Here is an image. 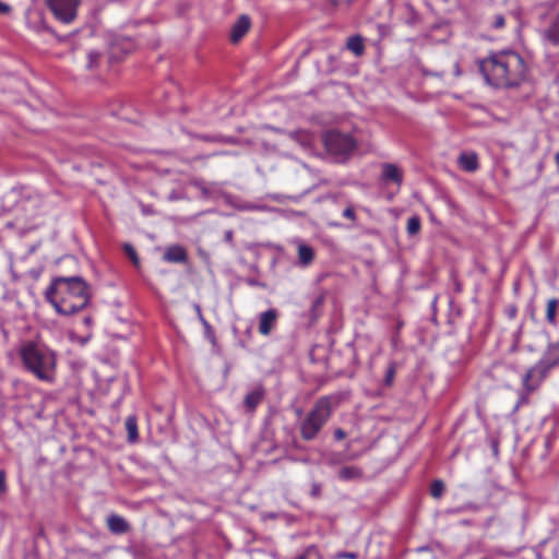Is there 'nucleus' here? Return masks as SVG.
Masks as SVG:
<instances>
[{
  "instance_id": "nucleus-12",
  "label": "nucleus",
  "mask_w": 559,
  "mask_h": 559,
  "mask_svg": "<svg viewBox=\"0 0 559 559\" xmlns=\"http://www.w3.org/2000/svg\"><path fill=\"white\" fill-rule=\"evenodd\" d=\"M536 368H530L522 379V385L527 394L536 391L543 382V376L536 378Z\"/></svg>"
},
{
  "instance_id": "nucleus-6",
  "label": "nucleus",
  "mask_w": 559,
  "mask_h": 559,
  "mask_svg": "<svg viewBox=\"0 0 559 559\" xmlns=\"http://www.w3.org/2000/svg\"><path fill=\"white\" fill-rule=\"evenodd\" d=\"M323 143L325 148L334 155H347L356 146V142L349 134L334 130L324 133Z\"/></svg>"
},
{
  "instance_id": "nucleus-21",
  "label": "nucleus",
  "mask_w": 559,
  "mask_h": 559,
  "mask_svg": "<svg viewBox=\"0 0 559 559\" xmlns=\"http://www.w3.org/2000/svg\"><path fill=\"white\" fill-rule=\"evenodd\" d=\"M289 136L304 146H307L311 143V134L306 130L292 131L289 132Z\"/></svg>"
},
{
  "instance_id": "nucleus-13",
  "label": "nucleus",
  "mask_w": 559,
  "mask_h": 559,
  "mask_svg": "<svg viewBox=\"0 0 559 559\" xmlns=\"http://www.w3.org/2000/svg\"><path fill=\"white\" fill-rule=\"evenodd\" d=\"M461 169L474 173L479 168L478 156L476 153H462L457 159Z\"/></svg>"
},
{
  "instance_id": "nucleus-9",
  "label": "nucleus",
  "mask_w": 559,
  "mask_h": 559,
  "mask_svg": "<svg viewBox=\"0 0 559 559\" xmlns=\"http://www.w3.org/2000/svg\"><path fill=\"white\" fill-rule=\"evenodd\" d=\"M381 169H382L381 178L383 181L394 182L397 187L402 186L403 171L395 164L384 163L381 165Z\"/></svg>"
},
{
  "instance_id": "nucleus-33",
  "label": "nucleus",
  "mask_w": 559,
  "mask_h": 559,
  "mask_svg": "<svg viewBox=\"0 0 559 559\" xmlns=\"http://www.w3.org/2000/svg\"><path fill=\"white\" fill-rule=\"evenodd\" d=\"M333 435H334V439H335L336 441H342V440H344V439L346 438V436H347V435H346V432H345L342 428H337V429H335Z\"/></svg>"
},
{
  "instance_id": "nucleus-22",
  "label": "nucleus",
  "mask_w": 559,
  "mask_h": 559,
  "mask_svg": "<svg viewBox=\"0 0 559 559\" xmlns=\"http://www.w3.org/2000/svg\"><path fill=\"white\" fill-rule=\"evenodd\" d=\"M421 227L420 218L418 216H412L407 219L406 230L408 235L413 236L419 233Z\"/></svg>"
},
{
  "instance_id": "nucleus-38",
  "label": "nucleus",
  "mask_w": 559,
  "mask_h": 559,
  "mask_svg": "<svg viewBox=\"0 0 559 559\" xmlns=\"http://www.w3.org/2000/svg\"><path fill=\"white\" fill-rule=\"evenodd\" d=\"M249 283H250V285H258V283L254 281H250Z\"/></svg>"
},
{
  "instance_id": "nucleus-14",
  "label": "nucleus",
  "mask_w": 559,
  "mask_h": 559,
  "mask_svg": "<svg viewBox=\"0 0 559 559\" xmlns=\"http://www.w3.org/2000/svg\"><path fill=\"white\" fill-rule=\"evenodd\" d=\"M107 526L114 534H124L130 531V524L122 516L117 514L108 516Z\"/></svg>"
},
{
  "instance_id": "nucleus-35",
  "label": "nucleus",
  "mask_w": 559,
  "mask_h": 559,
  "mask_svg": "<svg viewBox=\"0 0 559 559\" xmlns=\"http://www.w3.org/2000/svg\"><path fill=\"white\" fill-rule=\"evenodd\" d=\"M12 11V8L2 1H0V15H7Z\"/></svg>"
},
{
  "instance_id": "nucleus-1",
  "label": "nucleus",
  "mask_w": 559,
  "mask_h": 559,
  "mask_svg": "<svg viewBox=\"0 0 559 559\" xmlns=\"http://www.w3.org/2000/svg\"><path fill=\"white\" fill-rule=\"evenodd\" d=\"M479 72L486 83L497 88L520 86L526 79L527 68L514 51H500L479 61Z\"/></svg>"
},
{
  "instance_id": "nucleus-32",
  "label": "nucleus",
  "mask_w": 559,
  "mask_h": 559,
  "mask_svg": "<svg viewBox=\"0 0 559 559\" xmlns=\"http://www.w3.org/2000/svg\"><path fill=\"white\" fill-rule=\"evenodd\" d=\"M343 461V456L341 454H331L328 459V463L330 465H336L340 464Z\"/></svg>"
},
{
  "instance_id": "nucleus-2",
  "label": "nucleus",
  "mask_w": 559,
  "mask_h": 559,
  "mask_svg": "<svg viewBox=\"0 0 559 559\" xmlns=\"http://www.w3.org/2000/svg\"><path fill=\"white\" fill-rule=\"evenodd\" d=\"M45 297L58 313L71 316L87 306L91 294L82 277L72 276L55 278L46 289Z\"/></svg>"
},
{
  "instance_id": "nucleus-15",
  "label": "nucleus",
  "mask_w": 559,
  "mask_h": 559,
  "mask_svg": "<svg viewBox=\"0 0 559 559\" xmlns=\"http://www.w3.org/2000/svg\"><path fill=\"white\" fill-rule=\"evenodd\" d=\"M361 477L362 471L357 466H343L337 473V478L342 481L357 480Z\"/></svg>"
},
{
  "instance_id": "nucleus-24",
  "label": "nucleus",
  "mask_w": 559,
  "mask_h": 559,
  "mask_svg": "<svg viewBox=\"0 0 559 559\" xmlns=\"http://www.w3.org/2000/svg\"><path fill=\"white\" fill-rule=\"evenodd\" d=\"M395 373H396V364L394 361H391L388 366L385 377H384L385 385L391 386L393 384Z\"/></svg>"
},
{
  "instance_id": "nucleus-31",
  "label": "nucleus",
  "mask_w": 559,
  "mask_h": 559,
  "mask_svg": "<svg viewBox=\"0 0 559 559\" xmlns=\"http://www.w3.org/2000/svg\"><path fill=\"white\" fill-rule=\"evenodd\" d=\"M506 24V20H504V16L501 15V14H498L495 16V21H493V27L495 28H502Z\"/></svg>"
},
{
  "instance_id": "nucleus-29",
  "label": "nucleus",
  "mask_w": 559,
  "mask_h": 559,
  "mask_svg": "<svg viewBox=\"0 0 559 559\" xmlns=\"http://www.w3.org/2000/svg\"><path fill=\"white\" fill-rule=\"evenodd\" d=\"M504 313L510 320H513L518 314V307L515 305H509L506 307Z\"/></svg>"
},
{
  "instance_id": "nucleus-4",
  "label": "nucleus",
  "mask_w": 559,
  "mask_h": 559,
  "mask_svg": "<svg viewBox=\"0 0 559 559\" xmlns=\"http://www.w3.org/2000/svg\"><path fill=\"white\" fill-rule=\"evenodd\" d=\"M333 396L324 395L319 397L312 408L299 424L300 437L304 441L314 440L333 413Z\"/></svg>"
},
{
  "instance_id": "nucleus-3",
  "label": "nucleus",
  "mask_w": 559,
  "mask_h": 559,
  "mask_svg": "<svg viewBox=\"0 0 559 559\" xmlns=\"http://www.w3.org/2000/svg\"><path fill=\"white\" fill-rule=\"evenodd\" d=\"M19 356L27 372L37 380L52 384L57 376V355L48 346L27 341L21 345Z\"/></svg>"
},
{
  "instance_id": "nucleus-8",
  "label": "nucleus",
  "mask_w": 559,
  "mask_h": 559,
  "mask_svg": "<svg viewBox=\"0 0 559 559\" xmlns=\"http://www.w3.org/2000/svg\"><path fill=\"white\" fill-rule=\"evenodd\" d=\"M251 27V20L248 15L242 14L238 17L231 27L230 40L236 44L248 33Z\"/></svg>"
},
{
  "instance_id": "nucleus-28",
  "label": "nucleus",
  "mask_w": 559,
  "mask_h": 559,
  "mask_svg": "<svg viewBox=\"0 0 559 559\" xmlns=\"http://www.w3.org/2000/svg\"><path fill=\"white\" fill-rule=\"evenodd\" d=\"M322 493V486L319 483H312L310 488V496L312 498H320Z\"/></svg>"
},
{
  "instance_id": "nucleus-11",
  "label": "nucleus",
  "mask_w": 559,
  "mask_h": 559,
  "mask_svg": "<svg viewBox=\"0 0 559 559\" xmlns=\"http://www.w3.org/2000/svg\"><path fill=\"white\" fill-rule=\"evenodd\" d=\"M187 259L186 249L179 245L168 247L163 255V260L170 263H185Z\"/></svg>"
},
{
  "instance_id": "nucleus-25",
  "label": "nucleus",
  "mask_w": 559,
  "mask_h": 559,
  "mask_svg": "<svg viewBox=\"0 0 559 559\" xmlns=\"http://www.w3.org/2000/svg\"><path fill=\"white\" fill-rule=\"evenodd\" d=\"M123 248H124L126 254L129 257V259L132 261V263L135 266H139L140 259H139V255H138L135 249L133 248V246L130 243H126Z\"/></svg>"
},
{
  "instance_id": "nucleus-23",
  "label": "nucleus",
  "mask_w": 559,
  "mask_h": 559,
  "mask_svg": "<svg viewBox=\"0 0 559 559\" xmlns=\"http://www.w3.org/2000/svg\"><path fill=\"white\" fill-rule=\"evenodd\" d=\"M444 492V484L441 479H436L430 485V495L431 497L439 499L442 497Z\"/></svg>"
},
{
  "instance_id": "nucleus-20",
  "label": "nucleus",
  "mask_w": 559,
  "mask_h": 559,
  "mask_svg": "<svg viewBox=\"0 0 559 559\" xmlns=\"http://www.w3.org/2000/svg\"><path fill=\"white\" fill-rule=\"evenodd\" d=\"M546 38L555 46L559 45V14L546 31Z\"/></svg>"
},
{
  "instance_id": "nucleus-27",
  "label": "nucleus",
  "mask_w": 559,
  "mask_h": 559,
  "mask_svg": "<svg viewBox=\"0 0 559 559\" xmlns=\"http://www.w3.org/2000/svg\"><path fill=\"white\" fill-rule=\"evenodd\" d=\"M297 559H321V557L314 547H309L305 554L299 556Z\"/></svg>"
},
{
  "instance_id": "nucleus-17",
  "label": "nucleus",
  "mask_w": 559,
  "mask_h": 559,
  "mask_svg": "<svg viewBox=\"0 0 559 559\" xmlns=\"http://www.w3.org/2000/svg\"><path fill=\"white\" fill-rule=\"evenodd\" d=\"M298 261L300 264L307 266L314 260V250L305 243H300L297 248Z\"/></svg>"
},
{
  "instance_id": "nucleus-26",
  "label": "nucleus",
  "mask_w": 559,
  "mask_h": 559,
  "mask_svg": "<svg viewBox=\"0 0 559 559\" xmlns=\"http://www.w3.org/2000/svg\"><path fill=\"white\" fill-rule=\"evenodd\" d=\"M342 216H343L344 218H346V219L350 221L352 223H355V222H356V219H357L356 212H355V207H354L352 204L347 205V206L344 209V211H343V213H342Z\"/></svg>"
},
{
  "instance_id": "nucleus-30",
  "label": "nucleus",
  "mask_w": 559,
  "mask_h": 559,
  "mask_svg": "<svg viewBox=\"0 0 559 559\" xmlns=\"http://www.w3.org/2000/svg\"><path fill=\"white\" fill-rule=\"evenodd\" d=\"M337 559H358L359 556L357 552H348V551H342L336 554Z\"/></svg>"
},
{
  "instance_id": "nucleus-34",
  "label": "nucleus",
  "mask_w": 559,
  "mask_h": 559,
  "mask_svg": "<svg viewBox=\"0 0 559 559\" xmlns=\"http://www.w3.org/2000/svg\"><path fill=\"white\" fill-rule=\"evenodd\" d=\"M7 491V484H5V472L3 469H0V492Z\"/></svg>"
},
{
  "instance_id": "nucleus-7",
  "label": "nucleus",
  "mask_w": 559,
  "mask_h": 559,
  "mask_svg": "<svg viewBox=\"0 0 559 559\" xmlns=\"http://www.w3.org/2000/svg\"><path fill=\"white\" fill-rule=\"evenodd\" d=\"M278 312L276 309H269L262 312L259 317V333L261 335H269L276 325Z\"/></svg>"
},
{
  "instance_id": "nucleus-37",
  "label": "nucleus",
  "mask_w": 559,
  "mask_h": 559,
  "mask_svg": "<svg viewBox=\"0 0 559 559\" xmlns=\"http://www.w3.org/2000/svg\"><path fill=\"white\" fill-rule=\"evenodd\" d=\"M94 57H95V58H96V57H98V53L91 52V53H90V58H91V60H92Z\"/></svg>"
},
{
  "instance_id": "nucleus-5",
  "label": "nucleus",
  "mask_w": 559,
  "mask_h": 559,
  "mask_svg": "<svg viewBox=\"0 0 559 559\" xmlns=\"http://www.w3.org/2000/svg\"><path fill=\"white\" fill-rule=\"evenodd\" d=\"M82 0H45L47 8L56 20L63 24H71L78 16V9Z\"/></svg>"
},
{
  "instance_id": "nucleus-10",
  "label": "nucleus",
  "mask_w": 559,
  "mask_h": 559,
  "mask_svg": "<svg viewBox=\"0 0 559 559\" xmlns=\"http://www.w3.org/2000/svg\"><path fill=\"white\" fill-rule=\"evenodd\" d=\"M265 396V390L262 385H259L254 390L250 391L243 400V406L246 408V412L253 413L257 407L261 404V402L264 400Z\"/></svg>"
},
{
  "instance_id": "nucleus-36",
  "label": "nucleus",
  "mask_w": 559,
  "mask_h": 559,
  "mask_svg": "<svg viewBox=\"0 0 559 559\" xmlns=\"http://www.w3.org/2000/svg\"><path fill=\"white\" fill-rule=\"evenodd\" d=\"M555 163L559 171V152L555 155Z\"/></svg>"
},
{
  "instance_id": "nucleus-19",
  "label": "nucleus",
  "mask_w": 559,
  "mask_h": 559,
  "mask_svg": "<svg viewBox=\"0 0 559 559\" xmlns=\"http://www.w3.org/2000/svg\"><path fill=\"white\" fill-rule=\"evenodd\" d=\"M346 47L356 57H360L365 52V44H364V39L360 35L350 36L346 43Z\"/></svg>"
},
{
  "instance_id": "nucleus-16",
  "label": "nucleus",
  "mask_w": 559,
  "mask_h": 559,
  "mask_svg": "<svg viewBox=\"0 0 559 559\" xmlns=\"http://www.w3.org/2000/svg\"><path fill=\"white\" fill-rule=\"evenodd\" d=\"M558 308H559V300L557 298H550L547 300L545 320L551 326H557Z\"/></svg>"
},
{
  "instance_id": "nucleus-18",
  "label": "nucleus",
  "mask_w": 559,
  "mask_h": 559,
  "mask_svg": "<svg viewBox=\"0 0 559 559\" xmlns=\"http://www.w3.org/2000/svg\"><path fill=\"white\" fill-rule=\"evenodd\" d=\"M126 430L128 433V441L135 443L139 439L138 419L134 415L128 416L124 421Z\"/></svg>"
}]
</instances>
